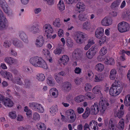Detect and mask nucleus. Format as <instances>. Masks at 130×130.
Returning a JSON list of instances; mask_svg holds the SVG:
<instances>
[{
	"instance_id": "1",
	"label": "nucleus",
	"mask_w": 130,
	"mask_h": 130,
	"mask_svg": "<svg viewBox=\"0 0 130 130\" xmlns=\"http://www.w3.org/2000/svg\"><path fill=\"white\" fill-rule=\"evenodd\" d=\"M109 105V104L106 100L101 98L100 99L99 104L97 103H95L91 106L90 112L93 115H96L99 113L103 115Z\"/></svg>"
},
{
	"instance_id": "2",
	"label": "nucleus",
	"mask_w": 130,
	"mask_h": 130,
	"mask_svg": "<svg viewBox=\"0 0 130 130\" xmlns=\"http://www.w3.org/2000/svg\"><path fill=\"white\" fill-rule=\"evenodd\" d=\"M122 89V84L120 82H116L113 83L109 90L110 94L112 96H116L120 93Z\"/></svg>"
},
{
	"instance_id": "3",
	"label": "nucleus",
	"mask_w": 130,
	"mask_h": 130,
	"mask_svg": "<svg viewBox=\"0 0 130 130\" xmlns=\"http://www.w3.org/2000/svg\"><path fill=\"white\" fill-rule=\"evenodd\" d=\"M8 23L2 11L0 9V30H3L6 29L8 26Z\"/></svg>"
},
{
	"instance_id": "4",
	"label": "nucleus",
	"mask_w": 130,
	"mask_h": 130,
	"mask_svg": "<svg viewBox=\"0 0 130 130\" xmlns=\"http://www.w3.org/2000/svg\"><path fill=\"white\" fill-rule=\"evenodd\" d=\"M66 115L69 117L66 119V121L70 123L74 122L76 119V115L74 110L70 109L67 110L65 112Z\"/></svg>"
},
{
	"instance_id": "5",
	"label": "nucleus",
	"mask_w": 130,
	"mask_h": 130,
	"mask_svg": "<svg viewBox=\"0 0 130 130\" xmlns=\"http://www.w3.org/2000/svg\"><path fill=\"white\" fill-rule=\"evenodd\" d=\"M86 35L85 34L82 32L76 31L74 34V39L77 43L81 44L83 43V39L85 38Z\"/></svg>"
},
{
	"instance_id": "6",
	"label": "nucleus",
	"mask_w": 130,
	"mask_h": 130,
	"mask_svg": "<svg viewBox=\"0 0 130 130\" xmlns=\"http://www.w3.org/2000/svg\"><path fill=\"white\" fill-rule=\"evenodd\" d=\"M118 30L121 32L127 31L130 28L129 24L126 22L122 21L119 23L118 25Z\"/></svg>"
},
{
	"instance_id": "7",
	"label": "nucleus",
	"mask_w": 130,
	"mask_h": 130,
	"mask_svg": "<svg viewBox=\"0 0 130 130\" xmlns=\"http://www.w3.org/2000/svg\"><path fill=\"white\" fill-rule=\"evenodd\" d=\"M43 28L47 38H50L51 34L53 32L54 30L52 26L49 24H45L43 26Z\"/></svg>"
},
{
	"instance_id": "8",
	"label": "nucleus",
	"mask_w": 130,
	"mask_h": 130,
	"mask_svg": "<svg viewBox=\"0 0 130 130\" xmlns=\"http://www.w3.org/2000/svg\"><path fill=\"white\" fill-rule=\"evenodd\" d=\"M40 25L38 23H34L31 25L29 29V31L33 34L38 33L40 31Z\"/></svg>"
},
{
	"instance_id": "9",
	"label": "nucleus",
	"mask_w": 130,
	"mask_h": 130,
	"mask_svg": "<svg viewBox=\"0 0 130 130\" xmlns=\"http://www.w3.org/2000/svg\"><path fill=\"white\" fill-rule=\"evenodd\" d=\"M97 51V49L95 47L92 46L87 52L86 56L88 59H91L95 55Z\"/></svg>"
},
{
	"instance_id": "10",
	"label": "nucleus",
	"mask_w": 130,
	"mask_h": 130,
	"mask_svg": "<svg viewBox=\"0 0 130 130\" xmlns=\"http://www.w3.org/2000/svg\"><path fill=\"white\" fill-rule=\"evenodd\" d=\"M0 73L2 76L5 79L12 81L13 80L12 75L11 73L6 71H1Z\"/></svg>"
},
{
	"instance_id": "11",
	"label": "nucleus",
	"mask_w": 130,
	"mask_h": 130,
	"mask_svg": "<svg viewBox=\"0 0 130 130\" xmlns=\"http://www.w3.org/2000/svg\"><path fill=\"white\" fill-rule=\"evenodd\" d=\"M101 23L103 26H108L112 24V20L109 17H106L101 20Z\"/></svg>"
},
{
	"instance_id": "12",
	"label": "nucleus",
	"mask_w": 130,
	"mask_h": 130,
	"mask_svg": "<svg viewBox=\"0 0 130 130\" xmlns=\"http://www.w3.org/2000/svg\"><path fill=\"white\" fill-rule=\"evenodd\" d=\"M117 122L113 118H111L109 122L107 130H116Z\"/></svg>"
},
{
	"instance_id": "13",
	"label": "nucleus",
	"mask_w": 130,
	"mask_h": 130,
	"mask_svg": "<svg viewBox=\"0 0 130 130\" xmlns=\"http://www.w3.org/2000/svg\"><path fill=\"white\" fill-rule=\"evenodd\" d=\"M44 40L43 37L42 36H39L37 38L35 44L38 47H40L43 46L44 44Z\"/></svg>"
},
{
	"instance_id": "14",
	"label": "nucleus",
	"mask_w": 130,
	"mask_h": 130,
	"mask_svg": "<svg viewBox=\"0 0 130 130\" xmlns=\"http://www.w3.org/2000/svg\"><path fill=\"white\" fill-rule=\"evenodd\" d=\"M41 58V57L38 56L34 57L30 59V62L34 66L37 67Z\"/></svg>"
},
{
	"instance_id": "15",
	"label": "nucleus",
	"mask_w": 130,
	"mask_h": 130,
	"mask_svg": "<svg viewBox=\"0 0 130 130\" xmlns=\"http://www.w3.org/2000/svg\"><path fill=\"white\" fill-rule=\"evenodd\" d=\"M75 7L76 10L79 13L83 12L85 9V6L83 2H78L76 5Z\"/></svg>"
},
{
	"instance_id": "16",
	"label": "nucleus",
	"mask_w": 130,
	"mask_h": 130,
	"mask_svg": "<svg viewBox=\"0 0 130 130\" xmlns=\"http://www.w3.org/2000/svg\"><path fill=\"white\" fill-rule=\"evenodd\" d=\"M62 90L65 92H68L71 90L72 88L71 83L68 82L63 83L62 86Z\"/></svg>"
},
{
	"instance_id": "17",
	"label": "nucleus",
	"mask_w": 130,
	"mask_h": 130,
	"mask_svg": "<svg viewBox=\"0 0 130 130\" xmlns=\"http://www.w3.org/2000/svg\"><path fill=\"white\" fill-rule=\"evenodd\" d=\"M18 35L20 38L23 42L25 43H28V36L24 31H20L19 32Z\"/></svg>"
},
{
	"instance_id": "18",
	"label": "nucleus",
	"mask_w": 130,
	"mask_h": 130,
	"mask_svg": "<svg viewBox=\"0 0 130 130\" xmlns=\"http://www.w3.org/2000/svg\"><path fill=\"white\" fill-rule=\"evenodd\" d=\"M104 32V29L101 27L97 28L96 29L95 32V37L97 38H100L103 35Z\"/></svg>"
},
{
	"instance_id": "19",
	"label": "nucleus",
	"mask_w": 130,
	"mask_h": 130,
	"mask_svg": "<svg viewBox=\"0 0 130 130\" xmlns=\"http://www.w3.org/2000/svg\"><path fill=\"white\" fill-rule=\"evenodd\" d=\"M104 78V76L101 73L96 74L94 75V81L95 83L103 81Z\"/></svg>"
},
{
	"instance_id": "20",
	"label": "nucleus",
	"mask_w": 130,
	"mask_h": 130,
	"mask_svg": "<svg viewBox=\"0 0 130 130\" xmlns=\"http://www.w3.org/2000/svg\"><path fill=\"white\" fill-rule=\"evenodd\" d=\"M4 60L6 62L10 65L15 64L18 62V61L16 59L10 57H7L5 58Z\"/></svg>"
},
{
	"instance_id": "21",
	"label": "nucleus",
	"mask_w": 130,
	"mask_h": 130,
	"mask_svg": "<svg viewBox=\"0 0 130 130\" xmlns=\"http://www.w3.org/2000/svg\"><path fill=\"white\" fill-rule=\"evenodd\" d=\"M82 51L79 49L75 50L73 52L72 55V57L74 59H78L80 57Z\"/></svg>"
},
{
	"instance_id": "22",
	"label": "nucleus",
	"mask_w": 130,
	"mask_h": 130,
	"mask_svg": "<svg viewBox=\"0 0 130 130\" xmlns=\"http://www.w3.org/2000/svg\"><path fill=\"white\" fill-rule=\"evenodd\" d=\"M124 105L122 104L121 105L120 109L119 110L115 113V115L116 117H118L119 119L122 118L124 114V111L122 110L124 108Z\"/></svg>"
},
{
	"instance_id": "23",
	"label": "nucleus",
	"mask_w": 130,
	"mask_h": 130,
	"mask_svg": "<svg viewBox=\"0 0 130 130\" xmlns=\"http://www.w3.org/2000/svg\"><path fill=\"white\" fill-rule=\"evenodd\" d=\"M0 5L4 11L6 13H8L10 11L8 9L7 5L5 0H0Z\"/></svg>"
},
{
	"instance_id": "24",
	"label": "nucleus",
	"mask_w": 130,
	"mask_h": 130,
	"mask_svg": "<svg viewBox=\"0 0 130 130\" xmlns=\"http://www.w3.org/2000/svg\"><path fill=\"white\" fill-rule=\"evenodd\" d=\"M4 105L6 107H11L14 105L13 102L10 99L7 98L3 100Z\"/></svg>"
},
{
	"instance_id": "25",
	"label": "nucleus",
	"mask_w": 130,
	"mask_h": 130,
	"mask_svg": "<svg viewBox=\"0 0 130 130\" xmlns=\"http://www.w3.org/2000/svg\"><path fill=\"white\" fill-rule=\"evenodd\" d=\"M97 122L94 120L90 122V130H98Z\"/></svg>"
},
{
	"instance_id": "26",
	"label": "nucleus",
	"mask_w": 130,
	"mask_h": 130,
	"mask_svg": "<svg viewBox=\"0 0 130 130\" xmlns=\"http://www.w3.org/2000/svg\"><path fill=\"white\" fill-rule=\"evenodd\" d=\"M49 91L50 94L53 98H56L58 96V92L56 88H52L50 89Z\"/></svg>"
},
{
	"instance_id": "27",
	"label": "nucleus",
	"mask_w": 130,
	"mask_h": 130,
	"mask_svg": "<svg viewBox=\"0 0 130 130\" xmlns=\"http://www.w3.org/2000/svg\"><path fill=\"white\" fill-rule=\"evenodd\" d=\"M37 67H39L47 70L48 68V66L46 62L42 58Z\"/></svg>"
},
{
	"instance_id": "28",
	"label": "nucleus",
	"mask_w": 130,
	"mask_h": 130,
	"mask_svg": "<svg viewBox=\"0 0 130 130\" xmlns=\"http://www.w3.org/2000/svg\"><path fill=\"white\" fill-rule=\"evenodd\" d=\"M78 18L79 20L81 21H86L88 19L87 14L84 13L79 14L78 16Z\"/></svg>"
},
{
	"instance_id": "29",
	"label": "nucleus",
	"mask_w": 130,
	"mask_h": 130,
	"mask_svg": "<svg viewBox=\"0 0 130 130\" xmlns=\"http://www.w3.org/2000/svg\"><path fill=\"white\" fill-rule=\"evenodd\" d=\"M121 2V0H116L111 4L110 7L112 9H116L119 6Z\"/></svg>"
},
{
	"instance_id": "30",
	"label": "nucleus",
	"mask_w": 130,
	"mask_h": 130,
	"mask_svg": "<svg viewBox=\"0 0 130 130\" xmlns=\"http://www.w3.org/2000/svg\"><path fill=\"white\" fill-rule=\"evenodd\" d=\"M53 80V78L51 76H49L46 80L47 84L50 86L54 87L55 85V83Z\"/></svg>"
},
{
	"instance_id": "31",
	"label": "nucleus",
	"mask_w": 130,
	"mask_h": 130,
	"mask_svg": "<svg viewBox=\"0 0 130 130\" xmlns=\"http://www.w3.org/2000/svg\"><path fill=\"white\" fill-rule=\"evenodd\" d=\"M117 74V71L115 69H111L110 72L109 77L111 80L115 79L116 77Z\"/></svg>"
},
{
	"instance_id": "32",
	"label": "nucleus",
	"mask_w": 130,
	"mask_h": 130,
	"mask_svg": "<svg viewBox=\"0 0 130 130\" xmlns=\"http://www.w3.org/2000/svg\"><path fill=\"white\" fill-rule=\"evenodd\" d=\"M59 60L61 61L63 64L65 65L67 64L69 61V58L67 55H64L60 58Z\"/></svg>"
},
{
	"instance_id": "33",
	"label": "nucleus",
	"mask_w": 130,
	"mask_h": 130,
	"mask_svg": "<svg viewBox=\"0 0 130 130\" xmlns=\"http://www.w3.org/2000/svg\"><path fill=\"white\" fill-rule=\"evenodd\" d=\"M53 26L57 28H59L61 25L60 20L59 18H55L53 23Z\"/></svg>"
},
{
	"instance_id": "34",
	"label": "nucleus",
	"mask_w": 130,
	"mask_h": 130,
	"mask_svg": "<svg viewBox=\"0 0 130 130\" xmlns=\"http://www.w3.org/2000/svg\"><path fill=\"white\" fill-rule=\"evenodd\" d=\"M82 27L83 29L89 30L91 29V25L88 21H86L83 24Z\"/></svg>"
},
{
	"instance_id": "35",
	"label": "nucleus",
	"mask_w": 130,
	"mask_h": 130,
	"mask_svg": "<svg viewBox=\"0 0 130 130\" xmlns=\"http://www.w3.org/2000/svg\"><path fill=\"white\" fill-rule=\"evenodd\" d=\"M124 120L123 119L120 120L117 125V127L119 130H123L124 127Z\"/></svg>"
},
{
	"instance_id": "36",
	"label": "nucleus",
	"mask_w": 130,
	"mask_h": 130,
	"mask_svg": "<svg viewBox=\"0 0 130 130\" xmlns=\"http://www.w3.org/2000/svg\"><path fill=\"white\" fill-rule=\"evenodd\" d=\"M95 69L98 71L101 72L104 69V67L103 64L99 63L95 66Z\"/></svg>"
},
{
	"instance_id": "37",
	"label": "nucleus",
	"mask_w": 130,
	"mask_h": 130,
	"mask_svg": "<svg viewBox=\"0 0 130 130\" xmlns=\"http://www.w3.org/2000/svg\"><path fill=\"white\" fill-rule=\"evenodd\" d=\"M13 44L15 47L18 48H21L23 46L22 42L17 39H15L13 41Z\"/></svg>"
},
{
	"instance_id": "38",
	"label": "nucleus",
	"mask_w": 130,
	"mask_h": 130,
	"mask_svg": "<svg viewBox=\"0 0 130 130\" xmlns=\"http://www.w3.org/2000/svg\"><path fill=\"white\" fill-rule=\"evenodd\" d=\"M57 7L59 10L62 11L65 9V7L63 1L60 0L57 5Z\"/></svg>"
},
{
	"instance_id": "39",
	"label": "nucleus",
	"mask_w": 130,
	"mask_h": 130,
	"mask_svg": "<svg viewBox=\"0 0 130 130\" xmlns=\"http://www.w3.org/2000/svg\"><path fill=\"white\" fill-rule=\"evenodd\" d=\"M84 96L80 95L75 97L74 98V100L76 102L80 103L84 101Z\"/></svg>"
},
{
	"instance_id": "40",
	"label": "nucleus",
	"mask_w": 130,
	"mask_h": 130,
	"mask_svg": "<svg viewBox=\"0 0 130 130\" xmlns=\"http://www.w3.org/2000/svg\"><path fill=\"white\" fill-rule=\"evenodd\" d=\"M57 110V107L56 105L53 106L50 108V112L51 115L52 116H54L56 114Z\"/></svg>"
},
{
	"instance_id": "41",
	"label": "nucleus",
	"mask_w": 130,
	"mask_h": 130,
	"mask_svg": "<svg viewBox=\"0 0 130 130\" xmlns=\"http://www.w3.org/2000/svg\"><path fill=\"white\" fill-rule=\"evenodd\" d=\"M66 44L68 48H72L73 45V41L71 38L68 37L67 38Z\"/></svg>"
},
{
	"instance_id": "42",
	"label": "nucleus",
	"mask_w": 130,
	"mask_h": 130,
	"mask_svg": "<svg viewBox=\"0 0 130 130\" xmlns=\"http://www.w3.org/2000/svg\"><path fill=\"white\" fill-rule=\"evenodd\" d=\"M24 110L25 112H26L27 117L29 118H31L32 113L31 110L29 109L27 106L25 107Z\"/></svg>"
},
{
	"instance_id": "43",
	"label": "nucleus",
	"mask_w": 130,
	"mask_h": 130,
	"mask_svg": "<svg viewBox=\"0 0 130 130\" xmlns=\"http://www.w3.org/2000/svg\"><path fill=\"white\" fill-rule=\"evenodd\" d=\"M104 63L106 64L113 65L115 64V61L113 58L111 57L106 59Z\"/></svg>"
},
{
	"instance_id": "44",
	"label": "nucleus",
	"mask_w": 130,
	"mask_h": 130,
	"mask_svg": "<svg viewBox=\"0 0 130 130\" xmlns=\"http://www.w3.org/2000/svg\"><path fill=\"white\" fill-rule=\"evenodd\" d=\"M90 112L89 111V108L87 107L86 108L85 111L82 115V117L83 119H86L89 116Z\"/></svg>"
},
{
	"instance_id": "45",
	"label": "nucleus",
	"mask_w": 130,
	"mask_h": 130,
	"mask_svg": "<svg viewBox=\"0 0 130 130\" xmlns=\"http://www.w3.org/2000/svg\"><path fill=\"white\" fill-rule=\"evenodd\" d=\"M100 88L99 85L94 87L92 89V92L94 94H98L101 93Z\"/></svg>"
},
{
	"instance_id": "46",
	"label": "nucleus",
	"mask_w": 130,
	"mask_h": 130,
	"mask_svg": "<svg viewBox=\"0 0 130 130\" xmlns=\"http://www.w3.org/2000/svg\"><path fill=\"white\" fill-rule=\"evenodd\" d=\"M36 126L39 130H46V126L44 123H40L37 124Z\"/></svg>"
},
{
	"instance_id": "47",
	"label": "nucleus",
	"mask_w": 130,
	"mask_h": 130,
	"mask_svg": "<svg viewBox=\"0 0 130 130\" xmlns=\"http://www.w3.org/2000/svg\"><path fill=\"white\" fill-rule=\"evenodd\" d=\"M124 103L126 106L130 105V95L128 94L125 96L124 100Z\"/></svg>"
},
{
	"instance_id": "48",
	"label": "nucleus",
	"mask_w": 130,
	"mask_h": 130,
	"mask_svg": "<svg viewBox=\"0 0 130 130\" xmlns=\"http://www.w3.org/2000/svg\"><path fill=\"white\" fill-rule=\"evenodd\" d=\"M36 78L39 81H43L45 78L44 74L42 73H39L37 75Z\"/></svg>"
},
{
	"instance_id": "49",
	"label": "nucleus",
	"mask_w": 130,
	"mask_h": 130,
	"mask_svg": "<svg viewBox=\"0 0 130 130\" xmlns=\"http://www.w3.org/2000/svg\"><path fill=\"white\" fill-rule=\"evenodd\" d=\"M100 39L99 43L100 45L101 46L106 42L107 40V37L105 36H103V35Z\"/></svg>"
},
{
	"instance_id": "50",
	"label": "nucleus",
	"mask_w": 130,
	"mask_h": 130,
	"mask_svg": "<svg viewBox=\"0 0 130 130\" xmlns=\"http://www.w3.org/2000/svg\"><path fill=\"white\" fill-rule=\"evenodd\" d=\"M85 96L87 99L90 100L92 99L95 97V95L92 93L89 92L86 93Z\"/></svg>"
},
{
	"instance_id": "51",
	"label": "nucleus",
	"mask_w": 130,
	"mask_h": 130,
	"mask_svg": "<svg viewBox=\"0 0 130 130\" xmlns=\"http://www.w3.org/2000/svg\"><path fill=\"white\" fill-rule=\"evenodd\" d=\"M92 86L90 83H87L85 84L84 90L85 91H90L92 89Z\"/></svg>"
},
{
	"instance_id": "52",
	"label": "nucleus",
	"mask_w": 130,
	"mask_h": 130,
	"mask_svg": "<svg viewBox=\"0 0 130 130\" xmlns=\"http://www.w3.org/2000/svg\"><path fill=\"white\" fill-rule=\"evenodd\" d=\"M32 119L34 120L38 121L40 119V116L38 113L35 112L33 114Z\"/></svg>"
},
{
	"instance_id": "53",
	"label": "nucleus",
	"mask_w": 130,
	"mask_h": 130,
	"mask_svg": "<svg viewBox=\"0 0 130 130\" xmlns=\"http://www.w3.org/2000/svg\"><path fill=\"white\" fill-rule=\"evenodd\" d=\"M65 3L67 4H72L78 2L81 0H64Z\"/></svg>"
},
{
	"instance_id": "54",
	"label": "nucleus",
	"mask_w": 130,
	"mask_h": 130,
	"mask_svg": "<svg viewBox=\"0 0 130 130\" xmlns=\"http://www.w3.org/2000/svg\"><path fill=\"white\" fill-rule=\"evenodd\" d=\"M42 54L47 57H50V54L49 51L46 49H43L42 51Z\"/></svg>"
},
{
	"instance_id": "55",
	"label": "nucleus",
	"mask_w": 130,
	"mask_h": 130,
	"mask_svg": "<svg viewBox=\"0 0 130 130\" xmlns=\"http://www.w3.org/2000/svg\"><path fill=\"white\" fill-rule=\"evenodd\" d=\"M21 77H16L15 78V80H13L12 82L13 83H16L19 85H21L22 84V82L21 80Z\"/></svg>"
},
{
	"instance_id": "56",
	"label": "nucleus",
	"mask_w": 130,
	"mask_h": 130,
	"mask_svg": "<svg viewBox=\"0 0 130 130\" xmlns=\"http://www.w3.org/2000/svg\"><path fill=\"white\" fill-rule=\"evenodd\" d=\"M35 110L37 111L40 113H42L44 111V109L42 105L39 104Z\"/></svg>"
},
{
	"instance_id": "57",
	"label": "nucleus",
	"mask_w": 130,
	"mask_h": 130,
	"mask_svg": "<svg viewBox=\"0 0 130 130\" xmlns=\"http://www.w3.org/2000/svg\"><path fill=\"white\" fill-rule=\"evenodd\" d=\"M107 53V48L105 47L102 48L100 51V53L102 55H104L106 54Z\"/></svg>"
},
{
	"instance_id": "58",
	"label": "nucleus",
	"mask_w": 130,
	"mask_h": 130,
	"mask_svg": "<svg viewBox=\"0 0 130 130\" xmlns=\"http://www.w3.org/2000/svg\"><path fill=\"white\" fill-rule=\"evenodd\" d=\"M93 73L92 72H90L88 73L87 78L90 81H91L93 80Z\"/></svg>"
},
{
	"instance_id": "59",
	"label": "nucleus",
	"mask_w": 130,
	"mask_h": 130,
	"mask_svg": "<svg viewBox=\"0 0 130 130\" xmlns=\"http://www.w3.org/2000/svg\"><path fill=\"white\" fill-rule=\"evenodd\" d=\"M39 104V103L35 102H32L29 103V106L35 110H36Z\"/></svg>"
},
{
	"instance_id": "60",
	"label": "nucleus",
	"mask_w": 130,
	"mask_h": 130,
	"mask_svg": "<svg viewBox=\"0 0 130 130\" xmlns=\"http://www.w3.org/2000/svg\"><path fill=\"white\" fill-rule=\"evenodd\" d=\"M9 115L10 117L12 119H15L17 117L16 112L14 111L9 112Z\"/></svg>"
},
{
	"instance_id": "61",
	"label": "nucleus",
	"mask_w": 130,
	"mask_h": 130,
	"mask_svg": "<svg viewBox=\"0 0 130 130\" xmlns=\"http://www.w3.org/2000/svg\"><path fill=\"white\" fill-rule=\"evenodd\" d=\"M83 80L82 78H79L77 77L75 79L74 81L76 85H79L80 84Z\"/></svg>"
},
{
	"instance_id": "62",
	"label": "nucleus",
	"mask_w": 130,
	"mask_h": 130,
	"mask_svg": "<svg viewBox=\"0 0 130 130\" xmlns=\"http://www.w3.org/2000/svg\"><path fill=\"white\" fill-rule=\"evenodd\" d=\"M11 44V42L9 41L6 40L4 42L3 45L5 48H8L10 46Z\"/></svg>"
},
{
	"instance_id": "63",
	"label": "nucleus",
	"mask_w": 130,
	"mask_h": 130,
	"mask_svg": "<svg viewBox=\"0 0 130 130\" xmlns=\"http://www.w3.org/2000/svg\"><path fill=\"white\" fill-rule=\"evenodd\" d=\"M64 33V31L62 29H59L58 31V35L60 37H63Z\"/></svg>"
},
{
	"instance_id": "64",
	"label": "nucleus",
	"mask_w": 130,
	"mask_h": 130,
	"mask_svg": "<svg viewBox=\"0 0 130 130\" xmlns=\"http://www.w3.org/2000/svg\"><path fill=\"white\" fill-rule=\"evenodd\" d=\"M61 51L60 48H57L54 50L53 53L55 55H59L61 53Z\"/></svg>"
}]
</instances>
